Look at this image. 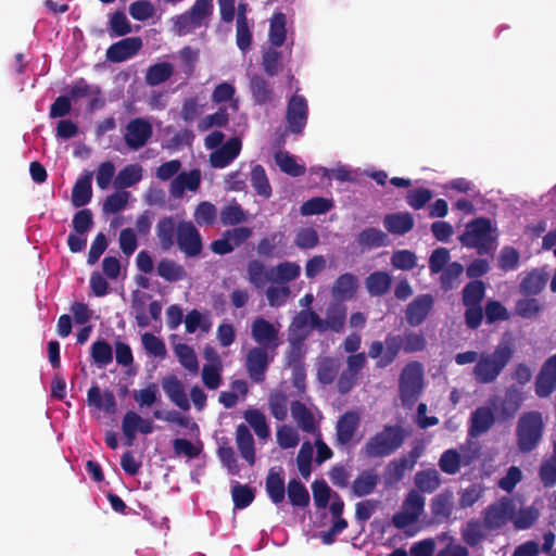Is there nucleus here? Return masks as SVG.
Masks as SVG:
<instances>
[{"label": "nucleus", "instance_id": "64", "mask_svg": "<svg viewBox=\"0 0 556 556\" xmlns=\"http://www.w3.org/2000/svg\"><path fill=\"white\" fill-rule=\"evenodd\" d=\"M541 309L542 304L534 298L519 299L515 305L516 314L527 319L536 317Z\"/></svg>", "mask_w": 556, "mask_h": 556}, {"label": "nucleus", "instance_id": "25", "mask_svg": "<svg viewBox=\"0 0 556 556\" xmlns=\"http://www.w3.org/2000/svg\"><path fill=\"white\" fill-rule=\"evenodd\" d=\"M236 443L240 455L250 466L255 464V446L253 435L244 424H240L236 429Z\"/></svg>", "mask_w": 556, "mask_h": 556}, {"label": "nucleus", "instance_id": "11", "mask_svg": "<svg viewBox=\"0 0 556 556\" xmlns=\"http://www.w3.org/2000/svg\"><path fill=\"white\" fill-rule=\"evenodd\" d=\"M308 118V105L303 96L293 94L287 105L286 119L293 134H302Z\"/></svg>", "mask_w": 556, "mask_h": 556}, {"label": "nucleus", "instance_id": "45", "mask_svg": "<svg viewBox=\"0 0 556 556\" xmlns=\"http://www.w3.org/2000/svg\"><path fill=\"white\" fill-rule=\"evenodd\" d=\"M286 15L281 12L275 13L269 25V41L275 47H281L286 41Z\"/></svg>", "mask_w": 556, "mask_h": 556}, {"label": "nucleus", "instance_id": "61", "mask_svg": "<svg viewBox=\"0 0 556 556\" xmlns=\"http://www.w3.org/2000/svg\"><path fill=\"white\" fill-rule=\"evenodd\" d=\"M228 122L229 116L227 110L224 108H219L217 112L208 114L199 121L198 130L200 132H204L214 126L226 127Z\"/></svg>", "mask_w": 556, "mask_h": 556}, {"label": "nucleus", "instance_id": "23", "mask_svg": "<svg viewBox=\"0 0 556 556\" xmlns=\"http://www.w3.org/2000/svg\"><path fill=\"white\" fill-rule=\"evenodd\" d=\"M87 402L90 406H94L106 414H114L116 412L117 404L114 393L110 390H105L102 393L97 384L88 390Z\"/></svg>", "mask_w": 556, "mask_h": 556}, {"label": "nucleus", "instance_id": "41", "mask_svg": "<svg viewBox=\"0 0 556 556\" xmlns=\"http://www.w3.org/2000/svg\"><path fill=\"white\" fill-rule=\"evenodd\" d=\"M247 273L249 282L257 289L263 288L267 281H270V269L266 270L264 263L258 260H252L248 263Z\"/></svg>", "mask_w": 556, "mask_h": 556}, {"label": "nucleus", "instance_id": "26", "mask_svg": "<svg viewBox=\"0 0 556 556\" xmlns=\"http://www.w3.org/2000/svg\"><path fill=\"white\" fill-rule=\"evenodd\" d=\"M92 173L85 172V174L79 177L73 189H72V204L75 207H81L88 204L92 198Z\"/></svg>", "mask_w": 556, "mask_h": 556}, {"label": "nucleus", "instance_id": "21", "mask_svg": "<svg viewBox=\"0 0 556 556\" xmlns=\"http://www.w3.org/2000/svg\"><path fill=\"white\" fill-rule=\"evenodd\" d=\"M162 388L167 397L180 409L188 410L190 403L182 382L175 376L168 375L162 379Z\"/></svg>", "mask_w": 556, "mask_h": 556}, {"label": "nucleus", "instance_id": "17", "mask_svg": "<svg viewBox=\"0 0 556 556\" xmlns=\"http://www.w3.org/2000/svg\"><path fill=\"white\" fill-rule=\"evenodd\" d=\"M359 415L355 410H348L337 421L336 441L337 445L344 446L350 444L359 426Z\"/></svg>", "mask_w": 556, "mask_h": 556}, {"label": "nucleus", "instance_id": "27", "mask_svg": "<svg viewBox=\"0 0 556 556\" xmlns=\"http://www.w3.org/2000/svg\"><path fill=\"white\" fill-rule=\"evenodd\" d=\"M356 290L357 278L351 273H345L336 279L331 292L336 301L343 302L352 299Z\"/></svg>", "mask_w": 556, "mask_h": 556}, {"label": "nucleus", "instance_id": "46", "mask_svg": "<svg viewBox=\"0 0 556 556\" xmlns=\"http://www.w3.org/2000/svg\"><path fill=\"white\" fill-rule=\"evenodd\" d=\"M275 162L281 172L292 177L302 176L306 172L305 166L298 164L295 159L288 152H277L275 154Z\"/></svg>", "mask_w": 556, "mask_h": 556}, {"label": "nucleus", "instance_id": "30", "mask_svg": "<svg viewBox=\"0 0 556 556\" xmlns=\"http://www.w3.org/2000/svg\"><path fill=\"white\" fill-rule=\"evenodd\" d=\"M281 472L282 468H279V470L271 468L266 477V492L274 504L283 502L286 495L285 479Z\"/></svg>", "mask_w": 556, "mask_h": 556}, {"label": "nucleus", "instance_id": "33", "mask_svg": "<svg viewBox=\"0 0 556 556\" xmlns=\"http://www.w3.org/2000/svg\"><path fill=\"white\" fill-rule=\"evenodd\" d=\"M379 481L378 475L374 469L362 471L352 483L354 495L362 497L374 492Z\"/></svg>", "mask_w": 556, "mask_h": 556}, {"label": "nucleus", "instance_id": "44", "mask_svg": "<svg viewBox=\"0 0 556 556\" xmlns=\"http://www.w3.org/2000/svg\"><path fill=\"white\" fill-rule=\"evenodd\" d=\"M546 282L547 279L543 275L532 271L521 280L519 286L520 293L526 296L538 295L544 290Z\"/></svg>", "mask_w": 556, "mask_h": 556}, {"label": "nucleus", "instance_id": "4", "mask_svg": "<svg viewBox=\"0 0 556 556\" xmlns=\"http://www.w3.org/2000/svg\"><path fill=\"white\" fill-rule=\"evenodd\" d=\"M492 232L491 220L486 217H478L466 225L459 241L466 248L476 249L479 255H485L495 250V237Z\"/></svg>", "mask_w": 556, "mask_h": 556}, {"label": "nucleus", "instance_id": "38", "mask_svg": "<svg viewBox=\"0 0 556 556\" xmlns=\"http://www.w3.org/2000/svg\"><path fill=\"white\" fill-rule=\"evenodd\" d=\"M485 295V283L476 279L469 281L462 291V301L464 306L481 305Z\"/></svg>", "mask_w": 556, "mask_h": 556}, {"label": "nucleus", "instance_id": "1", "mask_svg": "<svg viewBox=\"0 0 556 556\" xmlns=\"http://www.w3.org/2000/svg\"><path fill=\"white\" fill-rule=\"evenodd\" d=\"M514 352L509 342H501L493 352L481 353L472 370L475 380L481 384L495 382L514 357Z\"/></svg>", "mask_w": 556, "mask_h": 556}, {"label": "nucleus", "instance_id": "19", "mask_svg": "<svg viewBox=\"0 0 556 556\" xmlns=\"http://www.w3.org/2000/svg\"><path fill=\"white\" fill-rule=\"evenodd\" d=\"M495 422V416L491 407L480 406L470 416L468 434L478 438L488 432Z\"/></svg>", "mask_w": 556, "mask_h": 556}, {"label": "nucleus", "instance_id": "34", "mask_svg": "<svg viewBox=\"0 0 556 556\" xmlns=\"http://www.w3.org/2000/svg\"><path fill=\"white\" fill-rule=\"evenodd\" d=\"M173 73V64L169 62H159L148 67L144 80L149 86H159L168 80Z\"/></svg>", "mask_w": 556, "mask_h": 556}, {"label": "nucleus", "instance_id": "2", "mask_svg": "<svg viewBox=\"0 0 556 556\" xmlns=\"http://www.w3.org/2000/svg\"><path fill=\"white\" fill-rule=\"evenodd\" d=\"M406 430L400 425H386L370 437L361 448L366 458H383L395 453L405 442Z\"/></svg>", "mask_w": 556, "mask_h": 556}, {"label": "nucleus", "instance_id": "16", "mask_svg": "<svg viewBox=\"0 0 556 556\" xmlns=\"http://www.w3.org/2000/svg\"><path fill=\"white\" fill-rule=\"evenodd\" d=\"M142 48L140 37H128L114 42L106 50V59L114 63L124 62L136 55Z\"/></svg>", "mask_w": 556, "mask_h": 556}, {"label": "nucleus", "instance_id": "40", "mask_svg": "<svg viewBox=\"0 0 556 556\" xmlns=\"http://www.w3.org/2000/svg\"><path fill=\"white\" fill-rule=\"evenodd\" d=\"M243 417L260 439H267L270 435L266 417L260 409L249 408L243 413Z\"/></svg>", "mask_w": 556, "mask_h": 556}, {"label": "nucleus", "instance_id": "42", "mask_svg": "<svg viewBox=\"0 0 556 556\" xmlns=\"http://www.w3.org/2000/svg\"><path fill=\"white\" fill-rule=\"evenodd\" d=\"M90 355L99 368L106 367L113 361L112 346L104 339H99L92 343Z\"/></svg>", "mask_w": 556, "mask_h": 556}, {"label": "nucleus", "instance_id": "29", "mask_svg": "<svg viewBox=\"0 0 556 556\" xmlns=\"http://www.w3.org/2000/svg\"><path fill=\"white\" fill-rule=\"evenodd\" d=\"M301 275V266L295 262L285 261L270 268V281L275 283H288L298 279Z\"/></svg>", "mask_w": 556, "mask_h": 556}, {"label": "nucleus", "instance_id": "9", "mask_svg": "<svg viewBox=\"0 0 556 556\" xmlns=\"http://www.w3.org/2000/svg\"><path fill=\"white\" fill-rule=\"evenodd\" d=\"M348 307L343 302L333 301L326 308V317L321 318L314 314V321L319 326V332L332 331L339 333L343 331L346 323Z\"/></svg>", "mask_w": 556, "mask_h": 556}, {"label": "nucleus", "instance_id": "43", "mask_svg": "<svg viewBox=\"0 0 556 556\" xmlns=\"http://www.w3.org/2000/svg\"><path fill=\"white\" fill-rule=\"evenodd\" d=\"M286 236L281 231L271 232L268 236L262 238L256 247V251L261 256L271 257L277 256L276 252L279 245H282Z\"/></svg>", "mask_w": 556, "mask_h": 556}, {"label": "nucleus", "instance_id": "51", "mask_svg": "<svg viewBox=\"0 0 556 556\" xmlns=\"http://www.w3.org/2000/svg\"><path fill=\"white\" fill-rule=\"evenodd\" d=\"M288 498L293 506L306 507L309 504V494L305 485L298 479H291L288 483Z\"/></svg>", "mask_w": 556, "mask_h": 556}, {"label": "nucleus", "instance_id": "5", "mask_svg": "<svg viewBox=\"0 0 556 556\" xmlns=\"http://www.w3.org/2000/svg\"><path fill=\"white\" fill-rule=\"evenodd\" d=\"M424 388V367L417 361L407 363L399 379L400 396L403 404H414Z\"/></svg>", "mask_w": 556, "mask_h": 556}, {"label": "nucleus", "instance_id": "36", "mask_svg": "<svg viewBox=\"0 0 556 556\" xmlns=\"http://www.w3.org/2000/svg\"><path fill=\"white\" fill-rule=\"evenodd\" d=\"M430 508L437 522L447 520L453 513L452 494L448 492L438 494L432 498Z\"/></svg>", "mask_w": 556, "mask_h": 556}, {"label": "nucleus", "instance_id": "6", "mask_svg": "<svg viewBox=\"0 0 556 556\" xmlns=\"http://www.w3.org/2000/svg\"><path fill=\"white\" fill-rule=\"evenodd\" d=\"M402 336L388 333L384 342L372 341L368 349V356L372 359H377L376 367L384 368L391 365L399 353L403 351Z\"/></svg>", "mask_w": 556, "mask_h": 556}, {"label": "nucleus", "instance_id": "55", "mask_svg": "<svg viewBox=\"0 0 556 556\" xmlns=\"http://www.w3.org/2000/svg\"><path fill=\"white\" fill-rule=\"evenodd\" d=\"M175 456H186L189 459L197 458L202 452V443H192L188 439L177 438L173 440Z\"/></svg>", "mask_w": 556, "mask_h": 556}, {"label": "nucleus", "instance_id": "7", "mask_svg": "<svg viewBox=\"0 0 556 556\" xmlns=\"http://www.w3.org/2000/svg\"><path fill=\"white\" fill-rule=\"evenodd\" d=\"M176 244L188 258L198 257L203 251V240L199 229L190 220L178 222Z\"/></svg>", "mask_w": 556, "mask_h": 556}, {"label": "nucleus", "instance_id": "39", "mask_svg": "<svg viewBox=\"0 0 556 556\" xmlns=\"http://www.w3.org/2000/svg\"><path fill=\"white\" fill-rule=\"evenodd\" d=\"M251 186L255 192L264 199H269L273 194L270 184L268 181L265 168L256 164L251 169Z\"/></svg>", "mask_w": 556, "mask_h": 556}, {"label": "nucleus", "instance_id": "62", "mask_svg": "<svg viewBox=\"0 0 556 556\" xmlns=\"http://www.w3.org/2000/svg\"><path fill=\"white\" fill-rule=\"evenodd\" d=\"M403 340V352L410 354L421 352L427 346V341L424 333L406 330L402 336Z\"/></svg>", "mask_w": 556, "mask_h": 556}, {"label": "nucleus", "instance_id": "28", "mask_svg": "<svg viewBox=\"0 0 556 556\" xmlns=\"http://www.w3.org/2000/svg\"><path fill=\"white\" fill-rule=\"evenodd\" d=\"M392 286V277L389 273L377 270L365 279V287L371 296H382L389 292Z\"/></svg>", "mask_w": 556, "mask_h": 556}, {"label": "nucleus", "instance_id": "48", "mask_svg": "<svg viewBox=\"0 0 556 556\" xmlns=\"http://www.w3.org/2000/svg\"><path fill=\"white\" fill-rule=\"evenodd\" d=\"M415 484L421 492L432 493L441 484L440 475L435 469L418 471L415 476Z\"/></svg>", "mask_w": 556, "mask_h": 556}, {"label": "nucleus", "instance_id": "32", "mask_svg": "<svg viewBox=\"0 0 556 556\" xmlns=\"http://www.w3.org/2000/svg\"><path fill=\"white\" fill-rule=\"evenodd\" d=\"M356 241L364 249H376L388 245L389 239L382 230L367 227L357 235Z\"/></svg>", "mask_w": 556, "mask_h": 556}, {"label": "nucleus", "instance_id": "20", "mask_svg": "<svg viewBox=\"0 0 556 556\" xmlns=\"http://www.w3.org/2000/svg\"><path fill=\"white\" fill-rule=\"evenodd\" d=\"M159 244L163 251H169L176 243L178 223L174 216H163L155 226Z\"/></svg>", "mask_w": 556, "mask_h": 556}, {"label": "nucleus", "instance_id": "58", "mask_svg": "<svg viewBox=\"0 0 556 556\" xmlns=\"http://www.w3.org/2000/svg\"><path fill=\"white\" fill-rule=\"evenodd\" d=\"M235 508L243 509L251 505L255 494L252 488L237 482L231 489Z\"/></svg>", "mask_w": 556, "mask_h": 556}, {"label": "nucleus", "instance_id": "53", "mask_svg": "<svg viewBox=\"0 0 556 556\" xmlns=\"http://www.w3.org/2000/svg\"><path fill=\"white\" fill-rule=\"evenodd\" d=\"M194 222L199 226H213L217 219V208L207 201L200 202L193 213Z\"/></svg>", "mask_w": 556, "mask_h": 556}, {"label": "nucleus", "instance_id": "56", "mask_svg": "<svg viewBox=\"0 0 556 556\" xmlns=\"http://www.w3.org/2000/svg\"><path fill=\"white\" fill-rule=\"evenodd\" d=\"M538 476L545 489L554 488L556 485V463L549 457L543 458L538 469Z\"/></svg>", "mask_w": 556, "mask_h": 556}, {"label": "nucleus", "instance_id": "12", "mask_svg": "<svg viewBox=\"0 0 556 556\" xmlns=\"http://www.w3.org/2000/svg\"><path fill=\"white\" fill-rule=\"evenodd\" d=\"M152 134L153 127L150 122L136 117L127 124L124 140L128 148L138 151L148 143Z\"/></svg>", "mask_w": 556, "mask_h": 556}, {"label": "nucleus", "instance_id": "24", "mask_svg": "<svg viewBox=\"0 0 556 556\" xmlns=\"http://www.w3.org/2000/svg\"><path fill=\"white\" fill-rule=\"evenodd\" d=\"M413 215L408 212L387 214L383 218L384 228L392 235L403 236L414 228Z\"/></svg>", "mask_w": 556, "mask_h": 556}, {"label": "nucleus", "instance_id": "15", "mask_svg": "<svg viewBox=\"0 0 556 556\" xmlns=\"http://www.w3.org/2000/svg\"><path fill=\"white\" fill-rule=\"evenodd\" d=\"M556 390V354L549 356L542 365L535 379V394L547 397Z\"/></svg>", "mask_w": 556, "mask_h": 556}, {"label": "nucleus", "instance_id": "47", "mask_svg": "<svg viewBox=\"0 0 556 556\" xmlns=\"http://www.w3.org/2000/svg\"><path fill=\"white\" fill-rule=\"evenodd\" d=\"M484 536L483 525L479 519H470L462 529L463 541L471 547L481 543Z\"/></svg>", "mask_w": 556, "mask_h": 556}, {"label": "nucleus", "instance_id": "50", "mask_svg": "<svg viewBox=\"0 0 556 556\" xmlns=\"http://www.w3.org/2000/svg\"><path fill=\"white\" fill-rule=\"evenodd\" d=\"M340 369V363L333 358L326 356L321 358L317 368L318 381L325 386L334 381Z\"/></svg>", "mask_w": 556, "mask_h": 556}, {"label": "nucleus", "instance_id": "63", "mask_svg": "<svg viewBox=\"0 0 556 556\" xmlns=\"http://www.w3.org/2000/svg\"><path fill=\"white\" fill-rule=\"evenodd\" d=\"M236 43L242 52H247L252 43V33L249 27L248 17H243L236 21Z\"/></svg>", "mask_w": 556, "mask_h": 556}, {"label": "nucleus", "instance_id": "57", "mask_svg": "<svg viewBox=\"0 0 556 556\" xmlns=\"http://www.w3.org/2000/svg\"><path fill=\"white\" fill-rule=\"evenodd\" d=\"M462 456L454 448H450L443 452L439 459L440 469L447 475L457 473L462 467Z\"/></svg>", "mask_w": 556, "mask_h": 556}, {"label": "nucleus", "instance_id": "14", "mask_svg": "<svg viewBox=\"0 0 556 556\" xmlns=\"http://www.w3.org/2000/svg\"><path fill=\"white\" fill-rule=\"evenodd\" d=\"M269 350L264 348H252L245 359L247 370L253 382L261 383L265 380V374L270 363Z\"/></svg>", "mask_w": 556, "mask_h": 556}, {"label": "nucleus", "instance_id": "22", "mask_svg": "<svg viewBox=\"0 0 556 556\" xmlns=\"http://www.w3.org/2000/svg\"><path fill=\"white\" fill-rule=\"evenodd\" d=\"M306 333H299L290 339V346L286 354L287 365L293 369L295 375H302L304 377V341L307 338Z\"/></svg>", "mask_w": 556, "mask_h": 556}, {"label": "nucleus", "instance_id": "49", "mask_svg": "<svg viewBox=\"0 0 556 556\" xmlns=\"http://www.w3.org/2000/svg\"><path fill=\"white\" fill-rule=\"evenodd\" d=\"M220 223L224 226H235L247 220V214L239 203L233 201L222 207L219 212Z\"/></svg>", "mask_w": 556, "mask_h": 556}, {"label": "nucleus", "instance_id": "60", "mask_svg": "<svg viewBox=\"0 0 556 556\" xmlns=\"http://www.w3.org/2000/svg\"><path fill=\"white\" fill-rule=\"evenodd\" d=\"M141 421L142 417L132 410H129L124 415L122 420V431L127 439L126 445H132Z\"/></svg>", "mask_w": 556, "mask_h": 556}, {"label": "nucleus", "instance_id": "54", "mask_svg": "<svg viewBox=\"0 0 556 556\" xmlns=\"http://www.w3.org/2000/svg\"><path fill=\"white\" fill-rule=\"evenodd\" d=\"M175 354L178 357V361L182 367H185L190 372H198L199 363L197 359V355L190 345L186 343H180L176 345Z\"/></svg>", "mask_w": 556, "mask_h": 556}, {"label": "nucleus", "instance_id": "13", "mask_svg": "<svg viewBox=\"0 0 556 556\" xmlns=\"http://www.w3.org/2000/svg\"><path fill=\"white\" fill-rule=\"evenodd\" d=\"M434 305V299L431 294L417 295L405 309V319L412 327L420 326L429 316Z\"/></svg>", "mask_w": 556, "mask_h": 556}, {"label": "nucleus", "instance_id": "35", "mask_svg": "<svg viewBox=\"0 0 556 556\" xmlns=\"http://www.w3.org/2000/svg\"><path fill=\"white\" fill-rule=\"evenodd\" d=\"M142 179V167L139 164H129L122 168L114 179V187L126 189L135 186Z\"/></svg>", "mask_w": 556, "mask_h": 556}, {"label": "nucleus", "instance_id": "37", "mask_svg": "<svg viewBox=\"0 0 556 556\" xmlns=\"http://www.w3.org/2000/svg\"><path fill=\"white\" fill-rule=\"evenodd\" d=\"M250 90L255 103L263 105L269 103L274 98V90L269 83L258 75L250 79Z\"/></svg>", "mask_w": 556, "mask_h": 556}, {"label": "nucleus", "instance_id": "59", "mask_svg": "<svg viewBox=\"0 0 556 556\" xmlns=\"http://www.w3.org/2000/svg\"><path fill=\"white\" fill-rule=\"evenodd\" d=\"M332 207V201L321 197H315L305 201L300 212L303 216L327 213Z\"/></svg>", "mask_w": 556, "mask_h": 556}, {"label": "nucleus", "instance_id": "10", "mask_svg": "<svg viewBox=\"0 0 556 556\" xmlns=\"http://www.w3.org/2000/svg\"><path fill=\"white\" fill-rule=\"evenodd\" d=\"M251 337L258 345L275 352L280 345L278 329L264 317H256L251 325Z\"/></svg>", "mask_w": 556, "mask_h": 556}, {"label": "nucleus", "instance_id": "18", "mask_svg": "<svg viewBox=\"0 0 556 556\" xmlns=\"http://www.w3.org/2000/svg\"><path fill=\"white\" fill-rule=\"evenodd\" d=\"M242 148L240 138L233 137L226 141L210 155V163L214 168L228 166L239 154Z\"/></svg>", "mask_w": 556, "mask_h": 556}, {"label": "nucleus", "instance_id": "3", "mask_svg": "<svg viewBox=\"0 0 556 556\" xmlns=\"http://www.w3.org/2000/svg\"><path fill=\"white\" fill-rule=\"evenodd\" d=\"M544 422L542 414L531 410L522 414L516 426V443L519 452L534 451L543 438Z\"/></svg>", "mask_w": 556, "mask_h": 556}, {"label": "nucleus", "instance_id": "8", "mask_svg": "<svg viewBox=\"0 0 556 556\" xmlns=\"http://www.w3.org/2000/svg\"><path fill=\"white\" fill-rule=\"evenodd\" d=\"M523 397L518 387L515 384L506 388L503 396H493L489 403L502 420H508L515 417L521 407Z\"/></svg>", "mask_w": 556, "mask_h": 556}, {"label": "nucleus", "instance_id": "31", "mask_svg": "<svg viewBox=\"0 0 556 556\" xmlns=\"http://www.w3.org/2000/svg\"><path fill=\"white\" fill-rule=\"evenodd\" d=\"M157 275L168 282L184 280L187 277L185 267L172 258H162L156 266Z\"/></svg>", "mask_w": 556, "mask_h": 556}, {"label": "nucleus", "instance_id": "52", "mask_svg": "<svg viewBox=\"0 0 556 556\" xmlns=\"http://www.w3.org/2000/svg\"><path fill=\"white\" fill-rule=\"evenodd\" d=\"M291 415L298 421L299 426L307 432H311L315 428L314 417L306 405L300 401L291 403Z\"/></svg>", "mask_w": 556, "mask_h": 556}]
</instances>
